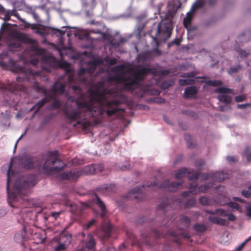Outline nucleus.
I'll use <instances>...</instances> for the list:
<instances>
[{
  "mask_svg": "<svg viewBox=\"0 0 251 251\" xmlns=\"http://www.w3.org/2000/svg\"><path fill=\"white\" fill-rule=\"evenodd\" d=\"M110 94V91L104 88L102 91H91L88 96L82 95L75 100L77 109L71 111L65 109V115L71 121L77 120V124L86 129L92 125L91 122L86 120L89 117H101L105 112L111 117L120 110L124 111L118 107L121 104L119 100L107 98V95Z\"/></svg>",
  "mask_w": 251,
  "mask_h": 251,
  "instance_id": "nucleus-1",
  "label": "nucleus"
},
{
  "mask_svg": "<svg viewBox=\"0 0 251 251\" xmlns=\"http://www.w3.org/2000/svg\"><path fill=\"white\" fill-rule=\"evenodd\" d=\"M13 161H11L7 173L6 189L8 194L7 201L9 204L13 208H23V205H20L19 202L23 201V197L27 194V190L34 186L37 183V177L34 175L30 174L26 178L19 177L17 179L12 191L9 190V185L11 181L15 177V174L11 169Z\"/></svg>",
  "mask_w": 251,
  "mask_h": 251,
  "instance_id": "nucleus-2",
  "label": "nucleus"
},
{
  "mask_svg": "<svg viewBox=\"0 0 251 251\" xmlns=\"http://www.w3.org/2000/svg\"><path fill=\"white\" fill-rule=\"evenodd\" d=\"M182 182H170L169 180H164L161 184H158L156 182H148L146 184L143 185L141 188L135 187L131 190L129 194L134 195L133 198L139 201L143 200L146 197L144 193H142V189L145 190L149 188L156 187L159 188L166 189L169 191H175L181 186Z\"/></svg>",
  "mask_w": 251,
  "mask_h": 251,
  "instance_id": "nucleus-3",
  "label": "nucleus"
},
{
  "mask_svg": "<svg viewBox=\"0 0 251 251\" xmlns=\"http://www.w3.org/2000/svg\"><path fill=\"white\" fill-rule=\"evenodd\" d=\"M150 73L156 75V70L154 68H148L142 66H139L133 74V78L131 75H127L130 78L128 81V83L123 84V89L128 91H134L140 86V82L143 81Z\"/></svg>",
  "mask_w": 251,
  "mask_h": 251,
  "instance_id": "nucleus-4",
  "label": "nucleus"
},
{
  "mask_svg": "<svg viewBox=\"0 0 251 251\" xmlns=\"http://www.w3.org/2000/svg\"><path fill=\"white\" fill-rule=\"evenodd\" d=\"M23 221L24 223H26L25 219H24ZM40 231L41 229L34 225H27L24 224L23 230L15 235L14 239L18 243H22L24 241L30 239L36 241L37 243H42L44 242L45 238L41 237Z\"/></svg>",
  "mask_w": 251,
  "mask_h": 251,
  "instance_id": "nucleus-5",
  "label": "nucleus"
},
{
  "mask_svg": "<svg viewBox=\"0 0 251 251\" xmlns=\"http://www.w3.org/2000/svg\"><path fill=\"white\" fill-rule=\"evenodd\" d=\"M48 155L50 158L45 161L43 166L45 172L47 174L58 172L65 167V165L58 158V151H49Z\"/></svg>",
  "mask_w": 251,
  "mask_h": 251,
  "instance_id": "nucleus-6",
  "label": "nucleus"
},
{
  "mask_svg": "<svg viewBox=\"0 0 251 251\" xmlns=\"http://www.w3.org/2000/svg\"><path fill=\"white\" fill-rule=\"evenodd\" d=\"M191 220L189 218L181 215L178 221L176 222V227L179 230L178 232H170V235L174 238L175 242L177 244H181V239H189L190 237L189 234L183 232L181 231L187 229L190 226Z\"/></svg>",
  "mask_w": 251,
  "mask_h": 251,
  "instance_id": "nucleus-7",
  "label": "nucleus"
},
{
  "mask_svg": "<svg viewBox=\"0 0 251 251\" xmlns=\"http://www.w3.org/2000/svg\"><path fill=\"white\" fill-rule=\"evenodd\" d=\"M83 173L88 175L95 174L93 164L87 165L81 171L71 170L61 173L60 178L62 180H74L82 175Z\"/></svg>",
  "mask_w": 251,
  "mask_h": 251,
  "instance_id": "nucleus-8",
  "label": "nucleus"
},
{
  "mask_svg": "<svg viewBox=\"0 0 251 251\" xmlns=\"http://www.w3.org/2000/svg\"><path fill=\"white\" fill-rule=\"evenodd\" d=\"M199 177H201L203 180H207L212 178L218 182L224 180L228 177V174L223 172H219L215 173H208L201 174L200 172H195L192 175L188 176L189 180H192L198 179Z\"/></svg>",
  "mask_w": 251,
  "mask_h": 251,
  "instance_id": "nucleus-9",
  "label": "nucleus"
},
{
  "mask_svg": "<svg viewBox=\"0 0 251 251\" xmlns=\"http://www.w3.org/2000/svg\"><path fill=\"white\" fill-rule=\"evenodd\" d=\"M20 164L26 169H32L41 166L42 161L37 156L31 155H26L22 156L19 159Z\"/></svg>",
  "mask_w": 251,
  "mask_h": 251,
  "instance_id": "nucleus-10",
  "label": "nucleus"
},
{
  "mask_svg": "<svg viewBox=\"0 0 251 251\" xmlns=\"http://www.w3.org/2000/svg\"><path fill=\"white\" fill-rule=\"evenodd\" d=\"M20 75L16 77L17 82L22 81H30L31 80H35L36 76H39L41 73L39 71H33L31 69L25 70L24 68L21 67L20 69Z\"/></svg>",
  "mask_w": 251,
  "mask_h": 251,
  "instance_id": "nucleus-11",
  "label": "nucleus"
},
{
  "mask_svg": "<svg viewBox=\"0 0 251 251\" xmlns=\"http://www.w3.org/2000/svg\"><path fill=\"white\" fill-rule=\"evenodd\" d=\"M172 30L173 25L171 20H162L158 25L157 34H163L164 39L167 40L171 37Z\"/></svg>",
  "mask_w": 251,
  "mask_h": 251,
  "instance_id": "nucleus-12",
  "label": "nucleus"
},
{
  "mask_svg": "<svg viewBox=\"0 0 251 251\" xmlns=\"http://www.w3.org/2000/svg\"><path fill=\"white\" fill-rule=\"evenodd\" d=\"M11 16H14L17 18L22 23L29 25L25 19H22L16 10H6L2 5L0 4V18L3 19L5 22L9 21L10 20Z\"/></svg>",
  "mask_w": 251,
  "mask_h": 251,
  "instance_id": "nucleus-13",
  "label": "nucleus"
},
{
  "mask_svg": "<svg viewBox=\"0 0 251 251\" xmlns=\"http://www.w3.org/2000/svg\"><path fill=\"white\" fill-rule=\"evenodd\" d=\"M182 201L181 199H176L174 201L173 206L169 204V200L166 199L162 201L160 204L158 205L157 208V212L158 213L164 214L167 210L170 208H176L181 206V203Z\"/></svg>",
  "mask_w": 251,
  "mask_h": 251,
  "instance_id": "nucleus-14",
  "label": "nucleus"
},
{
  "mask_svg": "<svg viewBox=\"0 0 251 251\" xmlns=\"http://www.w3.org/2000/svg\"><path fill=\"white\" fill-rule=\"evenodd\" d=\"M32 87L33 89H34L37 92H42L43 93V95L45 96L44 99H47V103L50 101V100H51L54 99L55 98V95L56 94L53 93L52 94H49L46 87L44 86H40V84L36 81L34 82Z\"/></svg>",
  "mask_w": 251,
  "mask_h": 251,
  "instance_id": "nucleus-15",
  "label": "nucleus"
},
{
  "mask_svg": "<svg viewBox=\"0 0 251 251\" xmlns=\"http://www.w3.org/2000/svg\"><path fill=\"white\" fill-rule=\"evenodd\" d=\"M0 89L5 90H8L11 93H16L17 92L24 90L25 87L22 85H20L16 83H9L7 85L2 84L0 86Z\"/></svg>",
  "mask_w": 251,
  "mask_h": 251,
  "instance_id": "nucleus-16",
  "label": "nucleus"
},
{
  "mask_svg": "<svg viewBox=\"0 0 251 251\" xmlns=\"http://www.w3.org/2000/svg\"><path fill=\"white\" fill-rule=\"evenodd\" d=\"M129 77H127L124 72H121L117 75L111 76L109 77L108 80L109 81H114L118 83H124L126 84L128 83V81L130 79Z\"/></svg>",
  "mask_w": 251,
  "mask_h": 251,
  "instance_id": "nucleus-17",
  "label": "nucleus"
},
{
  "mask_svg": "<svg viewBox=\"0 0 251 251\" xmlns=\"http://www.w3.org/2000/svg\"><path fill=\"white\" fill-rule=\"evenodd\" d=\"M13 37L18 41L25 44H34L35 41L32 38H29L28 35L25 33L16 32L14 34Z\"/></svg>",
  "mask_w": 251,
  "mask_h": 251,
  "instance_id": "nucleus-18",
  "label": "nucleus"
},
{
  "mask_svg": "<svg viewBox=\"0 0 251 251\" xmlns=\"http://www.w3.org/2000/svg\"><path fill=\"white\" fill-rule=\"evenodd\" d=\"M97 191L104 195H110L116 191V186L113 184H106L97 188Z\"/></svg>",
  "mask_w": 251,
  "mask_h": 251,
  "instance_id": "nucleus-19",
  "label": "nucleus"
},
{
  "mask_svg": "<svg viewBox=\"0 0 251 251\" xmlns=\"http://www.w3.org/2000/svg\"><path fill=\"white\" fill-rule=\"evenodd\" d=\"M216 1L217 0H203L197 1L193 4L190 12H192L194 14L196 10L202 7L206 3H208L209 5L212 6L216 3Z\"/></svg>",
  "mask_w": 251,
  "mask_h": 251,
  "instance_id": "nucleus-20",
  "label": "nucleus"
},
{
  "mask_svg": "<svg viewBox=\"0 0 251 251\" xmlns=\"http://www.w3.org/2000/svg\"><path fill=\"white\" fill-rule=\"evenodd\" d=\"M65 86L64 83L56 82L50 89V91L54 94L60 93L63 94L65 92Z\"/></svg>",
  "mask_w": 251,
  "mask_h": 251,
  "instance_id": "nucleus-21",
  "label": "nucleus"
},
{
  "mask_svg": "<svg viewBox=\"0 0 251 251\" xmlns=\"http://www.w3.org/2000/svg\"><path fill=\"white\" fill-rule=\"evenodd\" d=\"M93 197L94 201L101 209V212L100 214V217L102 218H104L107 213V210L104 203L100 199V198L97 195L95 194Z\"/></svg>",
  "mask_w": 251,
  "mask_h": 251,
  "instance_id": "nucleus-22",
  "label": "nucleus"
},
{
  "mask_svg": "<svg viewBox=\"0 0 251 251\" xmlns=\"http://www.w3.org/2000/svg\"><path fill=\"white\" fill-rule=\"evenodd\" d=\"M198 92V88L195 86H189L185 88L184 92V98L185 99L192 98Z\"/></svg>",
  "mask_w": 251,
  "mask_h": 251,
  "instance_id": "nucleus-23",
  "label": "nucleus"
},
{
  "mask_svg": "<svg viewBox=\"0 0 251 251\" xmlns=\"http://www.w3.org/2000/svg\"><path fill=\"white\" fill-rule=\"evenodd\" d=\"M189 191H184L181 193V196L184 197H187L190 194H198V185L197 184L191 183L188 186Z\"/></svg>",
  "mask_w": 251,
  "mask_h": 251,
  "instance_id": "nucleus-24",
  "label": "nucleus"
},
{
  "mask_svg": "<svg viewBox=\"0 0 251 251\" xmlns=\"http://www.w3.org/2000/svg\"><path fill=\"white\" fill-rule=\"evenodd\" d=\"M208 220L213 224L220 226H225L226 224V220L218 217L209 216Z\"/></svg>",
  "mask_w": 251,
  "mask_h": 251,
  "instance_id": "nucleus-25",
  "label": "nucleus"
},
{
  "mask_svg": "<svg viewBox=\"0 0 251 251\" xmlns=\"http://www.w3.org/2000/svg\"><path fill=\"white\" fill-rule=\"evenodd\" d=\"M191 173L190 171H188V169L186 168H182L177 170L175 174V177L177 179L181 178L184 177L186 174Z\"/></svg>",
  "mask_w": 251,
  "mask_h": 251,
  "instance_id": "nucleus-26",
  "label": "nucleus"
},
{
  "mask_svg": "<svg viewBox=\"0 0 251 251\" xmlns=\"http://www.w3.org/2000/svg\"><path fill=\"white\" fill-rule=\"evenodd\" d=\"M193 17V14L192 12H189L187 13L186 17L183 19L184 26L186 28H189L191 25V22Z\"/></svg>",
  "mask_w": 251,
  "mask_h": 251,
  "instance_id": "nucleus-27",
  "label": "nucleus"
},
{
  "mask_svg": "<svg viewBox=\"0 0 251 251\" xmlns=\"http://www.w3.org/2000/svg\"><path fill=\"white\" fill-rule=\"evenodd\" d=\"M72 236L70 234H61L59 241L68 246L71 242Z\"/></svg>",
  "mask_w": 251,
  "mask_h": 251,
  "instance_id": "nucleus-28",
  "label": "nucleus"
},
{
  "mask_svg": "<svg viewBox=\"0 0 251 251\" xmlns=\"http://www.w3.org/2000/svg\"><path fill=\"white\" fill-rule=\"evenodd\" d=\"M50 27L47 26H44L42 28L39 27L37 30L35 31V33L44 37L50 33Z\"/></svg>",
  "mask_w": 251,
  "mask_h": 251,
  "instance_id": "nucleus-29",
  "label": "nucleus"
},
{
  "mask_svg": "<svg viewBox=\"0 0 251 251\" xmlns=\"http://www.w3.org/2000/svg\"><path fill=\"white\" fill-rule=\"evenodd\" d=\"M88 240L86 242V247L88 249L92 250L95 247V239L91 234H88Z\"/></svg>",
  "mask_w": 251,
  "mask_h": 251,
  "instance_id": "nucleus-30",
  "label": "nucleus"
},
{
  "mask_svg": "<svg viewBox=\"0 0 251 251\" xmlns=\"http://www.w3.org/2000/svg\"><path fill=\"white\" fill-rule=\"evenodd\" d=\"M218 98L221 102L225 104H229L231 102V97L229 96L223 94L218 96Z\"/></svg>",
  "mask_w": 251,
  "mask_h": 251,
  "instance_id": "nucleus-31",
  "label": "nucleus"
},
{
  "mask_svg": "<svg viewBox=\"0 0 251 251\" xmlns=\"http://www.w3.org/2000/svg\"><path fill=\"white\" fill-rule=\"evenodd\" d=\"M175 82L172 79H168L162 82L160 84V87L162 89H167L174 85Z\"/></svg>",
  "mask_w": 251,
  "mask_h": 251,
  "instance_id": "nucleus-32",
  "label": "nucleus"
},
{
  "mask_svg": "<svg viewBox=\"0 0 251 251\" xmlns=\"http://www.w3.org/2000/svg\"><path fill=\"white\" fill-rule=\"evenodd\" d=\"M193 228L197 232H203L207 229V226L202 224H196L193 226Z\"/></svg>",
  "mask_w": 251,
  "mask_h": 251,
  "instance_id": "nucleus-33",
  "label": "nucleus"
},
{
  "mask_svg": "<svg viewBox=\"0 0 251 251\" xmlns=\"http://www.w3.org/2000/svg\"><path fill=\"white\" fill-rule=\"evenodd\" d=\"M195 83V80L193 79H179L178 80V84L180 86H185L187 85H193Z\"/></svg>",
  "mask_w": 251,
  "mask_h": 251,
  "instance_id": "nucleus-34",
  "label": "nucleus"
},
{
  "mask_svg": "<svg viewBox=\"0 0 251 251\" xmlns=\"http://www.w3.org/2000/svg\"><path fill=\"white\" fill-rule=\"evenodd\" d=\"M213 185V183H208L198 187V194L200 193H205L208 189L211 188Z\"/></svg>",
  "mask_w": 251,
  "mask_h": 251,
  "instance_id": "nucleus-35",
  "label": "nucleus"
},
{
  "mask_svg": "<svg viewBox=\"0 0 251 251\" xmlns=\"http://www.w3.org/2000/svg\"><path fill=\"white\" fill-rule=\"evenodd\" d=\"M47 103V100L46 99H43L41 100L38 101L36 104V106L37 109L36 111L34 112V115L36 114L40 109L44 105Z\"/></svg>",
  "mask_w": 251,
  "mask_h": 251,
  "instance_id": "nucleus-36",
  "label": "nucleus"
},
{
  "mask_svg": "<svg viewBox=\"0 0 251 251\" xmlns=\"http://www.w3.org/2000/svg\"><path fill=\"white\" fill-rule=\"evenodd\" d=\"M66 205L68 206L70 208V211L74 214L78 215V206L74 203H71L70 202H67Z\"/></svg>",
  "mask_w": 251,
  "mask_h": 251,
  "instance_id": "nucleus-37",
  "label": "nucleus"
},
{
  "mask_svg": "<svg viewBox=\"0 0 251 251\" xmlns=\"http://www.w3.org/2000/svg\"><path fill=\"white\" fill-rule=\"evenodd\" d=\"M150 56V54L148 52H143L141 53H140L138 55L137 59L139 61H146Z\"/></svg>",
  "mask_w": 251,
  "mask_h": 251,
  "instance_id": "nucleus-38",
  "label": "nucleus"
},
{
  "mask_svg": "<svg viewBox=\"0 0 251 251\" xmlns=\"http://www.w3.org/2000/svg\"><path fill=\"white\" fill-rule=\"evenodd\" d=\"M89 67L88 68V72L90 74H93L96 70L97 65V61H93L92 62L89 63Z\"/></svg>",
  "mask_w": 251,
  "mask_h": 251,
  "instance_id": "nucleus-39",
  "label": "nucleus"
},
{
  "mask_svg": "<svg viewBox=\"0 0 251 251\" xmlns=\"http://www.w3.org/2000/svg\"><path fill=\"white\" fill-rule=\"evenodd\" d=\"M216 92L222 94L231 93L232 90L225 87H222L217 88L216 90Z\"/></svg>",
  "mask_w": 251,
  "mask_h": 251,
  "instance_id": "nucleus-40",
  "label": "nucleus"
},
{
  "mask_svg": "<svg viewBox=\"0 0 251 251\" xmlns=\"http://www.w3.org/2000/svg\"><path fill=\"white\" fill-rule=\"evenodd\" d=\"M206 84L212 86H220L222 84V82L221 80H209L208 81H206L205 82Z\"/></svg>",
  "mask_w": 251,
  "mask_h": 251,
  "instance_id": "nucleus-41",
  "label": "nucleus"
},
{
  "mask_svg": "<svg viewBox=\"0 0 251 251\" xmlns=\"http://www.w3.org/2000/svg\"><path fill=\"white\" fill-rule=\"evenodd\" d=\"M199 202L202 205H210L209 199L205 196H201L199 199Z\"/></svg>",
  "mask_w": 251,
  "mask_h": 251,
  "instance_id": "nucleus-42",
  "label": "nucleus"
},
{
  "mask_svg": "<svg viewBox=\"0 0 251 251\" xmlns=\"http://www.w3.org/2000/svg\"><path fill=\"white\" fill-rule=\"evenodd\" d=\"M196 204L195 198H192L189 199L185 203L184 207L185 208H188L194 206Z\"/></svg>",
  "mask_w": 251,
  "mask_h": 251,
  "instance_id": "nucleus-43",
  "label": "nucleus"
},
{
  "mask_svg": "<svg viewBox=\"0 0 251 251\" xmlns=\"http://www.w3.org/2000/svg\"><path fill=\"white\" fill-rule=\"evenodd\" d=\"M242 69V67L241 65H238L236 66L232 67L229 68V69L228 71V73L229 74H235L237 72H238L239 71H240Z\"/></svg>",
  "mask_w": 251,
  "mask_h": 251,
  "instance_id": "nucleus-44",
  "label": "nucleus"
},
{
  "mask_svg": "<svg viewBox=\"0 0 251 251\" xmlns=\"http://www.w3.org/2000/svg\"><path fill=\"white\" fill-rule=\"evenodd\" d=\"M102 229L105 231V235L104 236V239L108 238L111 234V226L110 225H108L107 226L106 228L102 227Z\"/></svg>",
  "mask_w": 251,
  "mask_h": 251,
  "instance_id": "nucleus-45",
  "label": "nucleus"
},
{
  "mask_svg": "<svg viewBox=\"0 0 251 251\" xmlns=\"http://www.w3.org/2000/svg\"><path fill=\"white\" fill-rule=\"evenodd\" d=\"M67 246L60 241L58 242V245L54 248L55 251H62L66 249Z\"/></svg>",
  "mask_w": 251,
  "mask_h": 251,
  "instance_id": "nucleus-46",
  "label": "nucleus"
},
{
  "mask_svg": "<svg viewBox=\"0 0 251 251\" xmlns=\"http://www.w3.org/2000/svg\"><path fill=\"white\" fill-rule=\"evenodd\" d=\"M184 139L187 143V146L188 148H193V145L192 142V139L191 136L189 134H186L184 135Z\"/></svg>",
  "mask_w": 251,
  "mask_h": 251,
  "instance_id": "nucleus-47",
  "label": "nucleus"
},
{
  "mask_svg": "<svg viewBox=\"0 0 251 251\" xmlns=\"http://www.w3.org/2000/svg\"><path fill=\"white\" fill-rule=\"evenodd\" d=\"M95 169V174L100 172L104 168V165L102 164H93Z\"/></svg>",
  "mask_w": 251,
  "mask_h": 251,
  "instance_id": "nucleus-48",
  "label": "nucleus"
},
{
  "mask_svg": "<svg viewBox=\"0 0 251 251\" xmlns=\"http://www.w3.org/2000/svg\"><path fill=\"white\" fill-rule=\"evenodd\" d=\"M245 153L247 160L248 162L251 161V149L249 147H246L245 150Z\"/></svg>",
  "mask_w": 251,
  "mask_h": 251,
  "instance_id": "nucleus-49",
  "label": "nucleus"
},
{
  "mask_svg": "<svg viewBox=\"0 0 251 251\" xmlns=\"http://www.w3.org/2000/svg\"><path fill=\"white\" fill-rule=\"evenodd\" d=\"M62 103L60 100H55L51 103V106L52 108L57 109L61 107Z\"/></svg>",
  "mask_w": 251,
  "mask_h": 251,
  "instance_id": "nucleus-50",
  "label": "nucleus"
},
{
  "mask_svg": "<svg viewBox=\"0 0 251 251\" xmlns=\"http://www.w3.org/2000/svg\"><path fill=\"white\" fill-rule=\"evenodd\" d=\"M196 75V73L195 72H191L189 73H184L181 75L180 76L182 77L188 78V77H194Z\"/></svg>",
  "mask_w": 251,
  "mask_h": 251,
  "instance_id": "nucleus-51",
  "label": "nucleus"
},
{
  "mask_svg": "<svg viewBox=\"0 0 251 251\" xmlns=\"http://www.w3.org/2000/svg\"><path fill=\"white\" fill-rule=\"evenodd\" d=\"M21 47V44L19 43L16 42H12L9 45V48L10 50L15 48L18 49Z\"/></svg>",
  "mask_w": 251,
  "mask_h": 251,
  "instance_id": "nucleus-52",
  "label": "nucleus"
},
{
  "mask_svg": "<svg viewBox=\"0 0 251 251\" xmlns=\"http://www.w3.org/2000/svg\"><path fill=\"white\" fill-rule=\"evenodd\" d=\"M250 34V31H247L244 33H243L241 35H240L239 36V40L241 42H246V40H244L243 39V38L244 37H246V36H248Z\"/></svg>",
  "mask_w": 251,
  "mask_h": 251,
  "instance_id": "nucleus-53",
  "label": "nucleus"
},
{
  "mask_svg": "<svg viewBox=\"0 0 251 251\" xmlns=\"http://www.w3.org/2000/svg\"><path fill=\"white\" fill-rule=\"evenodd\" d=\"M246 96L243 95H238L235 97V100L237 102L243 101L246 100Z\"/></svg>",
  "mask_w": 251,
  "mask_h": 251,
  "instance_id": "nucleus-54",
  "label": "nucleus"
},
{
  "mask_svg": "<svg viewBox=\"0 0 251 251\" xmlns=\"http://www.w3.org/2000/svg\"><path fill=\"white\" fill-rule=\"evenodd\" d=\"M125 68V66L124 64H120L114 67L113 69L114 72L122 71Z\"/></svg>",
  "mask_w": 251,
  "mask_h": 251,
  "instance_id": "nucleus-55",
  "label": "nucleus"
},
{
  "mask_svg": "<svg viewBox=\"0 0 251 251\" xmlns=\"http://www.w3.org/2000/svg\"><path fill=\"white\" fill-rule=\"evenodd\" d=\"M204 163L205 162L203 159H199L195 162V166L200 169L204 165Z\"/></svg>",
  "mask_w": 251,
  "mask_h": 251,
  "instance_id": "nucleus-56",
  "label": "nucleus"
},
{
  "mask_svg": "<svg viewBox=\"0 0 251 251\" xmlns=\"http://www.w3.org/2000/svg\"><path fill=\"white\" fill-rule=\"evenodd\" d=\"M215 214L226 216L227 212L225 210H222L221 209H217L215 210Z\"/></svg>",
  "mask_w": 251,
  "mask_h": 251,
  "instance_id": "nucleus-57",
  "label": "nucleus"
},
{
  "mask_svg": "<svg viewBox=\"0 0 251 251\" xmlns=\"http://www.w3.org/2000/svg\"><path fill=\"white\" fill-rule=\"evenodd\" d=\"M237 51L241 57H246L249 54V53L247 52L245 50L240 49L237 50Z\"/></svg>",
  "mask_w": 251,
  "mask_h": 251,
  "instance_id": "nucleus-58",
  "label": "nucleus"
},
{
  "mask_svg": "<svg viewBox=\"0 0 251 251\" xmlns=\"http://www.w3.org/2000/svg\"><path fill=\"white\" fill-rule=\"evenodd\" d=\"M228 205L229 207L236 209H239L240 208L239 204L235 202H229Z\"/></svg>",
  "mask_w": 251,
  "mask_h": 251,
  "instance_id": "nucleus-59",
  "label": "nucleus"
},
{
  "mask_svg": "<svg viewBox=\"0 0 251 251\" xmlns=\"http://www.w3.org/2000/svg\"><path fill=\"white\" fill-rule=\"evenodd\" d=\"M32 50L36 52L38 54H42L43 53V50L35 46L32 47Z\"/></svg>",
  "mask_w": 251,
  "mask_h": 251,
  "instance_id": "nucleus-60",
  "label": "nucleus"
},
{
  "mask_svg": "<svg viewBox=\"0 0 251 251\" xmlns=\"http://www.w3.org/2000/svg\"><path fill=\"white\" fill-rule=\"evenodd\" d=\"M96 33L101 34L102 38L104 40H109L111 38V36L109 34L101 32L100 31H98V32H96Z\"/></svg>",
  "mask_w": 251,
  "mask_h": 251,
  "instance_id": "nucleus-61",
  "label": "nucleus"
},
{
  "mask_svg": "<svg viewBox=\"0 0 251 251\" xmlns=\"http://www.w3.org/2000/svg\"><path fill=\"white\" fill-rule=\"evenodd\" d=\"M226 217H227L228 220L230 221H235L236 219V216L231 213H226Z\"/></svg>",
  "mask_w": 251,
  "mask_h": 251,
  "instance_id": "nucleus-62",
  "label": "nucleus"
},
{
  "mask_svg": "<svg viewBox=\"0 0 251 251\" xmlns=\"http://www.w3.org/2000/svg\"><path fill=\"white\" fill-rule=\"evenodd\" d=\"M242 194L247 198H250L251 196V193L249 191L246 190H242Z\"/></svg>",
  "mask_w": 251,
  "mask_h": 251,
  "instance_id": "nucleus-63",
  "label": "nucleus"
},
{
  "mask_svg": "<svg viewBox=\"0 0 251 251\" xmlns=\"http://www.w3.org/2000/svg\"><path fill=\"white\" fill-rule=\"evenodd\" d=\"M170 74V71L168 70H162L158 72V74L159 75H166Z\"/></svg>",
  "mask_w": 251,
  "mask_h": 251,
  "instance_id": "nucleus-64",
  "label": "nucleus"
}]
</instances>
